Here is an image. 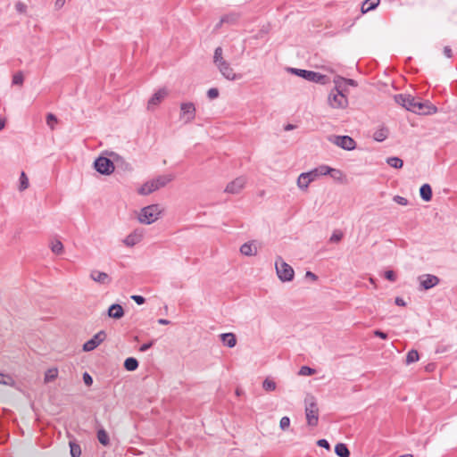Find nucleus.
<instances>
[{
    "label": "nucleus",
    "mask_w": 457,
    "mask_h": 457,
    "mask_svg": "<svg viewBox=\"0 0 457 457\" xmlns=\"http://www.w3.org/2000/svg\"><path fill=\"white\" fill-rule=\"evenodd\" d=\"M288 71L308 81L315 82L321 85L327 84L329 80L326 75L312 71L288 68Z\"/></svg>",
    "instance_id": "3"
},
{
    "label": "nucleus",
    "mask_w": 457,
    "mask_h": 457,
    "mask_svg": "<svg viewBox=\"0 0 457 457\" xmlns=\"http://www.w3.org/2000/svg\"><path fill=\"white\" fill-rule=\"evenodd\" d=\"M239 19V15L236 12H231L229 14L224 15L221 18V22L228 23V24H234L236 23Z\"/></svg>",
    "instance_id": "31"
},
{
    "label": "nucleus",
    "mask_w": 457,
    "mask_h": 457,
    "mask_svg": "<svg viewBox=\"0 0 457 457\" xmlns=\"http://www.w3.org/2000/svg\"><path fill=\"white\" fill-rule=\"evenodd\" d=\"M404 108L413 112H424L425 104L418 102L413 96L409 95Z\"/></svg>",
    "instance_id": "15"
},
{
    "label": "nucleus",
    "mask_w": 457,
    "mask_h": 457,
    "mask_svg": "<svg viewBox=\"0 0 457 457\" xmlns=\"http://www.w3.org/2000/svg\"><path fill=\"white\" fill-rule=\"evenodd\" d=\"M222 53H223V51L220 46H218L214 51L213 62L216 66L220 65L221 63V62L226 61V60H224V58L222 56Z\"/></svg>",
    "instance_id": "32"
},
{
    "label": "nucleus",
    "mask_w": 457,
    "mask_h": 457,
    "mask_svg": "<svg viewBox=\"0 0 457 457\" xmlns=\"http://www.w3.org/2000/svg\"><path fill=\"white\" fill-rule=\"evenodd\" d=\"M65 4V0H56L55 1V7L56 8H61Z\"/></svg>",
    "instance_id": "59"
},
{
    "label": "nucleus",
    "mask_w": 457,
    "mask_h": 457,
    "mask_svg": "<svg viewBox=\"0 0 457 457\" xmlns=\"http://www.w3.org/2000/svg\"><path fill=\"white\" fill-rule=\"evenodd\" d=\"M419 361V353L416 350H411L407 353L406 355V364H411Z\"/></svg>",
    "instance_id": "34"
},
{
    "label": "nucleus",
    "mask_w": 457,
    "mask_h": 457,
    "mask_svg": "<svg viewBox=\"0 0 457 457\" xmlns=\"http://www.w3.org/2000/svg\"><path fill=\"white\" fill-rule=\"evenodd\" d=\"M388 129L385 127H382L374 132L373 138L378 142H382L388 137Z\"/></svg>",
    "instance_id": "25"
},
{
    "label": "nucleus",
    "mask_w": 457,
    "mask_h": 457,
    "mask_svg": "<svg viewBox=\"0 0 457 457\" xmlns=\"http://www.w3.org/2000/svg\"><path fill=\"white\" fill-rule=\"evenodd\" d=\"M107 313L110 318L119 320L124 316V310L121 305L113 303L109 307Z\"/></svg>",
    "instance_id": "18"
},
{
    "label": "nucleus",
    "mask_w": 457,
    "mask_h": 457,
    "mask_svg": "<svg viewBox=\"0 0 457 457\" xmlns=\"http://www.w3.org/2000/svg\"><path fill=\"white\" fill-rule=\"evenodd\" d=\"M295 127V125L293 124H287V126H285V130H292L294 129Z\"/></svg>",
    "instance_id": "62"
},
{
    "label": "nucleus",
    "mask_w": 457,
    "mask_h": 457,
    "mask_svg": "<svg viewBox=\"0 0 457 457\" xmlns=\"http://www.w3.org/2000/svg\"><path fill=\"white\" fill-rule=\"evenodd\" d=\"M245 182L246 179L245 177H238L227 185L225 192L229 194H238L245 187Z\"/></svg>",
    "instance_id": "14"
},
{
    "label": "nucleus",
    "mask_w": 457,
    "mask_h": 457,
    "mask_svg": "<svg viewBox=\"0 0 457 457\" xmlns=\"http://www.w3.org/2000/svg\"><path fill=\"white\" fill-rule=\"evenodd\" d=\"M94 167L97 172L103 175H110L114 170L113 162L109 158L103 156L96 159Z\"/></svg>",
    "instance_id": "7"
},
{
    "label": "nucleus",
    "mask_w": 457,
    "mask_h": 457,
    "mask_svg": "<svg viewBox=\"0 0 457 457\" xmlns=\"http://www.w3.org/2000/svg\"><path fill=\"white\" fill-rule=\"evenodd\" d=\"M386 162L390 167L395 169H401L403 165V160L395 156L388 157Z\"/></svg>",
    "instance_id": "28"
},
{
    "label": "nucleus",
    "mask_w": 457,
    "mask_h": 457,
    "mask_svg": "<svg viewBox=\"0 0 457 457\" xmlns=\"http://www.w3.org/2000/svg\"><path fill=\"white\" fill-rule=\"evenodd\" d=\"M173 179L172 175H162L152 180L146 181L137 190L141 195H147L151 193L165 187L169 182Z\"/></svg>",
    "instance_id": "1"
},
{
    "label": "nucleus",
    "mask_w": 457,
    "mask_h": 457,
    "mask_svg": "<svg viewBox=\"0 0 457 457\" xmlns=\"http://www.w3.org/2000/svg\"><path fill=\"white\" fill-rule=\"evenodd\" d=\"M158 323L161 325H168L170 323V321L166 319H159Z\"/></svg>",
    "instance_id": "60"
},
{
    "label": "nucleus",
    "mask_w": 457,
    "mask_h": 457,
    "mask_svg": "<svg viewBox=\"0 0 457 457\" xmlns=\"http://www.w3.org/2000/svg\"><path fill=\"white\" fill-rule=\"evenodd\" d=\"M380 3V0H365L361 5V12L366 13L374 10Z\"/></svg>",
    "instance_id": "23"
},
{
    "label": "nucleus",
    "mask_w": 457,
    "mask_h": 457,
    "mask_svg": "<svg viewBox=\"0 0 457 457\" xmlns=\"http://www.w3.org/2000/svg\"><path fill=\"white\" fill-rule=\"evenodd\" d=\"M343 238V233L340 230H335L329 238L331 243H338Z\"/></svg>",
    "instance_id": "41"
},
{
    "label": "nucleus",
    "mask_w": 457,
    "mask_h": 457,
    "mask_svg": "<svg viewBox=\"0 0 457 457\" xmlns=\"http://www.w3.org/2000/svg\"><path fill=\"white\" fill-rule=\"evenodd\" d=\"M334 84H335V87L332 90H338V91H341V92H346V89L345 87V82H344V78L341 77V76H337L335 79H334Z\"/></svg>",
    "instance_id": "30"
},
{
    "label": "nucleus",
    "mask_w": 457,
    "mask_h": 457,
    "mask_svg": "<svg viewBox=\"0 0 457 457\" xmlns=\"http://www.w3.org/2000/svg\"><path fill=\"white\" fill-rule=\"evenodd\" d=\"M106 338V334L104 330L96 333L91 339L87 341L83 345V350L85 352H90L96 349L104 339Z\"/></svg>",
    "instance_id": "12"
},
{
    "label": "nucleus",
    "mask_w": 457,
    "mask_h": 457,
    "mask_svg": "<svg viewBox=\"0 0 457 457\" xmlns=\"http://www.w3.org/2000/svg\"><path fill=\"white\" fill-rule=\"evenodd\" d=\"M420 197L426 201L428 202L432 198V188L428 184H423L420 188Z\"/></svg>",
    "instance_id": "22"
},
{
    "label": "nucleus",
    "mask_w": 457,
    "mask_h": 457,
    "mask_svg": "<svg viewBox=\"0 0 457 457\" xmlns=\"http://www.w3.org/2000/svg\"><path fill=\"white\" fill-rule=\"evenodd\" d=\"M374 335L381 339L387 338V334L378 329L374 331Z\"/></svg>",
    "instance_id": "54"
},
{
    "label": "nucleus",
    "mask_w": 457,
    "mask_h": 457,
    "mask_svg": "<svg viewBox=\"0 0 457 457\" xmlns=\"http://www.w3.org/2000/svg\"><path fill=\"white\" fill-rule=\"evenodd\" d=\"M162 212V209L159 204H151L141 209L138 220L143 224H152L156 221Z\"/></svg>",
    "instance_id": "2"
},
{
    "label": "nucleus",
    "mask_w": 457,
    "mask_h": 457,
    "mask_svg": "<svg viewBox=\"0 0 457 457\" xmlns=\"http://www.w3.org/2000/svg\"><path fill=\"white\" fill-rule=\"evenodd\" d=\"M220 339L224 345L232 348L237 344L236 336L233 333H223L220 335Z\"/></svg>",
    "instance_id": "21"
},
{
    "label": "nucleus",
    "mask_w": 457,
    "mask_h": 457,
    "mask_svg": "<svg viewBox=\"0 0 457 457\" xmlns=\"http://www.w3.org/2000/svg\"><path fill=\"white\" fill-rule=\"evenodd\" d=\"M328 104L334 109H345L348 106L345 92L331 90L328 96Z\"/></svg>",
    "instance_id": "5"
},
{
    "label": "nucleus",
    "mask_w": 457,
    "mask_h": 457,
    "mask_svg": "<svg viewBox=\"0 0 457 457\" xmlns=\"http://www.w3.org/2000/svg\"><path fill=\"white\" fill-rule=\"evenodd\" d=\"M305 416L308 426L316 427L319 422V408L314 397L310 398V402L306 401Z\"/></svg>",
    "instance_id": "6"
},
{
    "label": "nucleus",
    "mask_w": 457,
    "mask_h": 457,
    "mask_svg": "<svg viewBox=\"0 0 457 457\" xmlns=\"http://www.w3.org/2000/svg\"><path fill=\"white\" fill-rule=\"evenodd\" d=\"M29 187V179L24 171L21 173L19 190L24 191Z\"/></svg>",
    "instance_id": "36"
},
{
    "label": "nucleus",
    "mask_w": 457,
    "mask_h": 457,
    "mask_svg": "<svg viewBox=\"0 0 457 457\" xmlns=\"http://www.w3.org/2000/svg\"><path fill=\"white\" fill-rule=\"evenodd\" d=\"M318 445L326 449H329L330 445L329 443L326 439H320L317 442Z\"/></svg>",
    "instance_id": "53"
},
{
    "label": "nucleus",
    "mask_w": 457,
    "mask_h": 457,
    "mask_svg": "<svg viewBox=\"0 0 457 457\" xmlns=\"http://www.w3.org/2000/svg\"><path fill=\"white\" fill-rule=\"evenodd\" d=\"M315 170L319 177L329 175L332 172L338 174V178L343 177V173L341 170L330 168L329 166H327V165H320V166L315 168Z\"/></svg>",
    "instance_id": "19"
},
{
    "label": "nucleus",
    "mask_w": 457,
    "mask_h": 457,
    "mask_svg": "<svg viewBox=\"0 0 457 457\" xmlns=\"http://www.w3.org/2000/svg\"><path fill=\"white\" fill-rule=\"evenodd\" d=\"M167 96H168V90L166 88L159 89L148 100L147 109L150 110L153 107L158 105Z\"/></svg>",
    "instance_id": "16"
},
{
    "label": "nucleus",
    "mask_w": 457,
    "mask_h": 457,
    "mask_svg": "<svg viewBox=\"0 0 457 457\" xmlns=\"http://www.w3.org/2000/svg\"><path fill=\"white\" fill-rule=\"evenodd\" d=\"M420 287L424 290H428L439 283V278L431 274H424L419 277Z\"/></svg>",
    "instance_id": "13"
},
{
    "label": "nucleus",
    "mask_w": 457,
    "mask_h": 457,
    "mask_svg": "<svg viewBox=\"0 0 457 457\" xmlns=\"http://www.w3.org/2000/svg\"><path fill=\"white\" fill-rule=\"evenodd\" d=\"M385 278L392 282L396 280L395 273L391 270L385 272Z\"/></svg>",
    "instance_id": "49"
},
{
    "label": "nucleus",
    "mask_w": 457,
    "mask_h": 457,
    "mask_svg": "<svg viewBox=\"0 0 457 457\" xmlns=\"http://www.w3.org/2000/svg\"><path fill=\"white\" fill-rule=\"evenodd\" d=\"M395 303L398 306H405L406 305L405 301L402 297H399V296L395 298Z\"/></svg>",
    "instance_id": "55"
},
{
    "label": "nucleus",
    "mask_w": 457,
    "mask_h": 457,
    "mask_svg": "<svg viewBox=\"0 0 457 457\" xmlns=\"http://www.w3.org/2000/svg\"><path fill=\"white\" fill-rule=\"evenodd\" d=\"M344 82H345V85H350V86H353V87H356L357 86L356 81L352 79H345L344 78Z\"/></svg>",
    "instance_id": "57"
},
{
    "label": "nucleus",
    "mask_w": 457,
    "mask_h": 457,
    "mask_svg": "<svg viewBox=\"0 0 457 457\" xmlns=\"http://www.w3.org/2000/svg\"><path fill=\"white\" fill-rule=\"evenodd\" d=\"M319 178L315 169L308 171L303 172L299 175L297 179V186L302 190H306L312 181L316 180Z\"/></svg>",
    "instance_id": "9"
},
{
    "label": "nucleus",
    "mask_w": 457,
    "mask_h": 457,
    "mask_svg": "<svg viewBox=\"0 0 457 457\" xmlns=\"http://www.w3.org/2000/svg\"><path fill=\"white\" fill-rule=\"evenodd\" d=\"M57 123V118L53 113H48L46 116V124L51 129H54V125Z\"/></svg>",
    "instance_id": "40"
},
{
    "label": "nucleus",
    "mask_w": 457,
    "mask_h": 457,
    "mask_svg": "<svg viewBox=\"0 0 457 457\" xmlns=\"http://www.w3.org/2000/svg\"><path fill=\"white\" fill-rule=\"evenodd\" d=\"M409 96V95H404V94H399V95H395V101L401 104L403 107L405 106V104H406V101H407V97Z\"/></svg>",
    "instance_id": "43"
},
{
    "label": "nucleus",
    "mask_w": 457,
    "mask_h": 457,
    "mask_svg": "<svg viewBox=\"0 0 457 457\" xmlns=\"http://www.w3.org/2000/svg\"><path fill=\"white\" fill-rule=\"evenodd\" d=\"M276 272L278 278L283 282L292 281L295 276L293 268L287 264L281 256H278L275 262Z\"/></svg>",
    "instance_id": "4"
},
{
    "label": "nucleus",
    "mask_w": 457,
    "mask_h": 457,
    "mask_svg": "<svg viewBox=\"0 0 457 457\" xmlns=\"http://www.w3.org/2000/svg\"><path fill=\"white\" fill-rule=\"evenodd\" d=\"M97 439L103 445L109 444V436L104 429H99L97 431Z\"/></svg>",
    "instance_id": "33"
},
{
    "label": "nucleus",
    "mask_w": 457,
    "mask_h": 457,
    "mask_svg": "<svg viewBox=\"0 0 457 457\" xmlns=\"http://www.w3.org/2000/svg\"><path fill=\"white\" fill-rule=\"evenodd\" d=\"M290 426V419L287 416H284L280 419L279 428L281 430H287Z\"/></svg>",
    "instance_id": "42"
},
{
    "label": "nucleus",
    "mask_w": 457,
    "mask_h": 457,
    "mask_svg": "<svg viewBox=\"0 0 457 457\" xmlns=\"http://www.w3.org/2000/svg\"><path fill=\"white\" fill-rule=\"evenodd\" d=\"M335 453L338 457H349L350 451L347 448L346 445L343 443H338L335 446Z\"/></svg>",
    "instance_id": "24"
},
{
    "label": "nucleus",
    "mask_w": 457,
    "mask_h": 457,
    "mask_svg": "<svg viewBox=\"0 0 457 457\" xmlns=\"http://www.w3.org/2000/svg\"><path fill=\"white\" fill-rule=\"evenodd\" d=\"M217 68L219 69L221 75L228 80L233 81L242 78L241 74H237L234 72L232 67L227 61L221 62V63L218 65Z\"/></svg>",
    "instance_id": "10"
},
{
    "label": "nucleus",
    "mask_w": 457,
    "mask_h": 457,
    "mask_svg": "<svg viewBox=\"0 0 457 457\" xmlns=\"http://www.w3.org/2000/svg\"><path fill=\"white\" fill-rule=\"evenodd\" d=\"M332 142L345 150H353L356 147L355 141L349 136H336Z\"/></svg>",
    "instance_id": "11"
},
{
    "label": "nucleus",
    "mask_w": 457,
    "mask_h": 457,
    "mask_svg": "<svg viewBox=\"0 0 457 457\" xmlns=\"http://www.w3.org/2000/svg\"><path fill=\"white\" fill-rule=\"evenodd\" d=\"M207 96L210 98V99H215L219 96V90L215 87H212V88H210L208 91H207Z\"/></svg>",
    "instance_id": "47"
},
{
    "label": "nucleus",
    "mask_w": 457,
    "mask_h": 457,
    "mask_svg": "<svg viewBox=\"0 0 457 457\" xmlns=\"http://www.w3.org/2000/svg\"><path fill=\"white\" fill-rule=\"evenodd\" d=\"M5 119L0 117V130H2L5 127Z\"/></svg>",
    "instance_id": "61"
},
{
    "label": "nucleus",
    "mask_w": 457,
    "mask_h": 457,
    "mask_svg": "<svg viewBox=\"0 0 457 457\" xmlns=\"http://www.w3.org/2000/svg\"><path fill=\"white\" fill-rule=\"evenodd\" d=\"M90 278L102 285H109L112 282V278L107 273L96 270L91 271Z\"/></svg>",
    "instance_id": "17"
},
{
    "label": "nucleus",
    "mask_w": 457,
    "mask_h": 457,
    "mask_svg": "<svg viewBox=\"0 0 457 457\" xmlns=\"http://www.w3.org/2000/svg\"><path fill=\"white\" fill-rule=\"evenodd\" d=\"M154 345V341H150L148 343H145V344H143L140 348H139V351L141 352H145L147 351L148 349H150Z\"/></svg>",
    "instance_id": "52"
},
{
    "label": "nucleus",
    "mask_w": 457,
    "mask_h": 457,
    "mask_svg": "<svg viewBox=\"0 0 457 457\" xmlns=\"http://www.w3.org/2000/svg\"><path fill=\"white\" fill-rule=\"evenodd\" d=\"M51 250L55 254H61L63 252V245L61 241L55 240L51 243Z\"/></svg>",
    "instance_id": "35"
},
{
    "label": "nucleus",
    "mask_w": 457,
    "mask_h": 457,
    "mask_svg": "<svg viewBox=\"0 0 457 457\" xmlns=\"http://www.w3.org/2000/svg\"><path fill=\"white\" fill-rule=\"evenodd\" d=\"M262 387L266 391H274L276 389V383L273 380L266 378L262 383Z\"/></svg>",
    "instance_id": "39"
},
{
    "label": "nucleus",
    "mask_w": 457,
    "mask_h": 457,
    "mask_svg": "<svg viewBox=\"0 0 457 457\" xmlns=\"http://www.w3.org/2000/svg\"><path fill=\"white\" fill-rule=\"evenodd\" d=\"M305 277L310 278L313 281H316L318 279V277L312 271H307Z\"/></svg>",
    "instance_id": "58"
},
{
    "label": "nucleus",
    "mask_w": 457,
    "mask_h": 457,
    "mask_svg": "<svg viewBox=\"0 0 457 457\" xmlns=\"http://www.w3.org/2000/svg\"><path fill=\"white\" fill-rule=\"evenodd\" d=\"M70 449L71 457H79L81 455L80 446L75 442H70Z\"/></svg>",
    "instance_id": "37"
},
{
    "label": "nucleus",
    "mask_w": 457,
    "mask_h": 457,
    "mask_svg": "<svg viewBox=\"0 0 457 457\" xmlns=\"http://www.w3.org/2000/svg\"><path fill=\"white\" fill-rule=\"evenodd\" d=\"M394 201L400 205H407L408 204V200L405 197H403L400 195H395L394 197Z\"/></svg>",
    "instance_id": "48"
},
{
    "label": "nucleus",
    "mask_w": 457,
    "mask_h": 457,
    "mask_svg": "<svg viewBox=\"0 0 457 457\" xmlns=\"http://www.w3.org/2000/svg\"><path fill=\"white\" fill-rule=\"evenodd\" d=\"M138 367V361L134 357H129L124 361V368L129 371H134Z\"/></svg>",
    "instance_id": "26"
},
{
    "label": "nucleus",
    "mask_w": 457,
    "mask_h": 457,
    "mask_svg": "<svg viewBox=\"0 0 457 457\" xmlns=\"http://www.w3.org/2000/svg\"><path fill=\"white\" fill-rule=\"evenodd\" d=\"M196 109L192 102L180 104V120H184V123H189L195 118Z\"/></svg>",
    "instance_id": "8"
},
{
    "label": "nucleus",
    "mask_w": 457,
    "mask_h": 457,
    "mask_svg": "<svg viewBox=\"0 0 457 457\" xmlns=\"http://www.w3.org/2000/svg\"><path fill=\"white\" fill-rule=\"evenodd\" d=\"M131 299L138 305L145 303V299L142 295H134L131 296Z\"/></svg>",
    "instance_id": "50"
},
{
    "label": "nucleus",
    "mask_w": 457,
    "mask_h": 457,
    "mask_svg": "<svg viewBox=\"0 0 457 457\" xmlns=\"http://www.w3.org/2000/svg\"><path fill=\"white\" fill-rule=\"evenodd\" d=\"M58 376V370L56 368L49 369L45 374V383H49L54 380Z\"/></svg>",
    "instance_id": "29"
},
{
    "label": "nucleus",
    "mask_w": 457,
    "mask_h": 457,
    "mask_svg": "<svg viewBox=\"0 0 457 457\" xmlns=\"http://www.w3.org/2000/svg\"><path fill=\"white\" fill-rule=\"evenodd\" d=\"M23 75L21 72H18L13 75L12 83L14 85H21L23 83Z\"/></svg>",
    "instance_id": "46"
},
{
    "label": "nucleus",
    "mask_w": 457,
    "mask_h": 457,
    "mask_svg": "<svg viewBox=\"0 0 457 457\" xmlns=\"http://www.w3.org/2000/svg\"><path fill=\"white\" fill-rule=\"evenodd\" d=\"M334 179H337V180H341L342 178H338V174H336L334 172L330 173L329 174Z\"/></svg>",
    "instance_id": "63"
},
{
    "label": "nucleus",
    "mask_w": 457,
    "mask_h": 457,
    "mask_svg": "<svg viewBox=\"0 0 457 457\" xmlns=\"http://www.w3.org/2000/svg\"><path fill=\"white\" fill-rule=\"evenodd\" d=\"M141 240H142V234L133 232L125 237V239L123 240V243L127 246H133V245L138 244Z\"/></svg>",
    "instance_id": "20"
},
{
    "label": "nucleus",
    "mask_w": 457,
    "mask_h": 457,
    "mask_svg": "<svg viewBox=\"0 0 457 457\" xmlns=\"http://www.w3.org/2000/svg\"><path fill=\"white\" fill-rule=\"evenodd\" d=\"M0 384L12 386L14 384V381L10 376H4L3 374H0Z\"/></svg>",
    "instance_id": "44"
},
{
    "label": "nucleus",
    "mask_w": 457,
    "mask_h": 457,
    "mask_svg": "<svg viewBox=\"0 0 457 457\" xmlns=\"http://www.w3.org/2000/svg\"><path fill=\"white\" fill-rule=\"evenodd\" d=\"M444 54L447 58H451L453 56L452 49L450 46H445Z\"/></svg>",
    "instance_id": "56"
},
{
    "label": "nucleus",
    "mask_w": 457,
    "mask_h": 457,
    "mask_svg": "<svg viewBox=\"0 0 457 457\" xmlns=\"http://www.w3.org/2000/svg\"><path fill=\"white\" fill-rule=\"evenodd\" d=\"M15 10L19 13H25L27 12V5L22 2H17L15 4Z\"/></svg>",
    "instance_id": "45"
},
{
    "label": "nucleus",
    "mask_w": 457,
    "mask_h": 457,
    "mask_svg": "<svg viewBox=\"0 0 457 457\" xmlns=\"http://www.w3.org/2000/svg\"><path fill=\"white\" fill-rule=\"evenodd\" d=\"M240 253L245 256H253L256 254V249H253L252 244L245 243L240 247Z\"/></svg>",
    "instance_id": "27"
},
{
    "label": "nucleus",
    "mask_w": 457,
    "mask_h": 457,
    "mask_svg": "<svg viewBox=\"0 0 457 457\" xmlns=\"http://www.w3.org/2000/svg\"><path fill=\"white\" fill-rule=\"evenodd\" d=\"M83 381L87 386H90L93 384V378L87 372L83 374Z\"/></svg>",
    "instance_id": "51"
},
{
    "label": "nucleus",
    "mask_w": 457,
    "mask_h": 457,
    "mask_svg": "<svg viewBox=\"0 0 457 457\" xmlns=\"http://www.w3.org/2000/svg\"><path fill=\"white\" fill-rule=\"evenodd\" d=\"M315 373H316V370L308 366H302L298 372V374L300 376H312Z\"/></svg>",
    "instance_id": "38"
},
{
    "label": "nucleus",
    "mask_w": 457,
    "mask_h": 457,
    "mask_svg": "<svg viewBox=\"0 0 457 457\" xmlns=\"http://www.w3.org/2000/svg\"><path fill=\"white\" fill-rule=\"evenodd\" d=\"M224 22H221V20L216 24V26L214 27V29L217 30L220 27H221V25L223 24Z\"/></svg>",
    "instance_id": "64"
}]
</instances>
